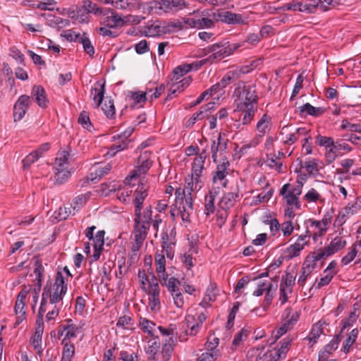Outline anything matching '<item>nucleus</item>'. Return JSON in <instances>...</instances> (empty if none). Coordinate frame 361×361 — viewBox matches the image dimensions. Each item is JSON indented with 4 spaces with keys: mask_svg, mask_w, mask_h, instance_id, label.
<instances>
[{
    "mask_svg": "<svg viewBox=\"0 0 361 361\" xmlns=\"http://www.w3.org/2000/svg\"><path fill=\"white\" fill-rule=\"evenodd\" d=\"M202 187V182L199 179L197 188H195V180L191 178L185 181V185L183 188L179 187L176 189V205L180 203L183 204L182 209L180 212L181 219L183 221H190V214L193 210V197L192 192L198 190Z\"/></svg>",
    "mask_w": 361,
    "mask_h": 361,
    "instance_id": "nucleus-1",
    "label": "nucleus"
},
{
    "mask_svg": "<svg viewBox=\"0 0 361 361\" xmlns=\"http://www.w3.org/2000/svg\"><path fill=\"white\" fill-rule=\"evenodd\" d=\"M234 93L238 96L235 100L237 106H241V104H247L248 106H257L259 97L255 86L245 85L244 82L240 81Z\"/></svg>",
    "mask_w": 361,
    "mask_h": 361,
    "instance_id": "nucleus-2",
    "label": "nucleus"
},
{
    "mask_svg": "<svg viewBox=\"0 0 361 361\" xmlns=\"http://www.w3.org/2000/svg\"><path fill=\"white\" fill-rule=\"evenodd\" d=\"M215 13L204 9L202 11H194L190 17L187 18L185 23L190 27L197 29L211 28L214 27L213 14Z\"/></svg>",
    "mask_w": 361,
    "mask_h": 361,
    "instance_id": "nucleus-3",
    "label": "nucleus"
},
{
    "mask_svg": "<svg viewBox=\"0 0 361 361\" xmlns=\"http://www.w3.org/2000/svg\"><path fill=\"white\" fill-rule=\"evenodd\" d=\"M346 240L342 237H336L327 246L319 248L312 253L313 254L314 260L326 259L329 257L333 255L336 252L344 248L346 245Z\"/></svg>",
    "mask_w": 361,
    "mask_h": 361,
    "instance_id": "nucleus-4",
    "label": "nucleus"
},
{
    "mask_svg": "<svg viewBox=\"0 0 361 361\" xmlns=\"http://www.w3.org/2000/svg\"><path fill=\"white\" fill-rule=\"evenodd\" d=\"M231 164L226 157L221 158L217 163L216 169L212 172L213 185H220L222 188H226L228 185L227 176L231 172Z\"/></svg>",
    "mask_w": 361,
    "mask_h": 361,
    "instance_id": "nucleus-5",
    "label": "nucleus"
},
{
    "mask_svg": "<svg viewBox=\"0 0 361 361\" xmlns=\"http://www.w3.org/2000/svg\"><path fill=\"white\" fill-rule=\"evenodd\" d=\"M240 46L233 44L232 46L229 42L216 43L208 47V52L212 54L208 56L210 59V63H213L216 60H221L235 51Z\"/></svg>",
    "mask_w": 361,
    "mask_h": 361,
    "instance_id": "nucleus-6",
    "label": "nucleus"
},
{
    "mask_svg": "<svg viewBox=\"0 0 361 361\" xmlns=\"http://www.w3.org/2000/svg\"><path fill=\"white\" fill-rule=\"evenodd\" d=\"M137 161L140 165L137 166L136 169L131 172L130 175L126 178L125 182L126 183L130 184V180L136 178L141 174L146 173L152 166V161L150 159V154L147 151L142 153L138 157Z\"/></svg>",
    "mask_w": 361,
    "mask_h": 361,
    "instance_id": "nucleus-7",
    "label": "nucleus"
},
{
    "mask_svg": "<svg viewBox=\"0 0 361 361\" xmlns=\"http://www.w3.org/2000/svg\"><path fill=\"white\" fill-rule=\"evenodd\" d=\"M140 215H135L133 230L134 239L136 243V248H135V251L138 250L142 245L143 241L147 238V232L150 227L149 225L140 222Z\"/></svg>",
    "mask_w": 361,
    "mask_h": 361,
    "instance_id": "nucleus-8",
    "label": "nucleus"
},
{
    "mask_svg": "<svg viewBox=\"0 0 361 361\" xmlns=\"http://www.w3.org/2000/svg\"><path fill=\"white\" fill-rule=\"evenodd\" d=\"M32 103V98L27 94H23L18 97L13 106V118L15 122L23 119Z\"/></svg>",
    "mask_w": 361,
    "mask_h": 361,
    "instance_id": "nucleus-9",
    "label": "nucleus"
},
{
    "mask_svg": "<svg viewBox=\"0 0 361 361\" xmlns=\"http://www.w3.org/2000/svg\"><path fill=\"white\" fill-rule=\"evenodd\" d=\"M207 318V315L204 312L199 314L196 321L193 315H187L185 318V322L188 328V330H185L186 334L190 336L197 335Z\"/></svg>",
    "mask_w": 361,
    "mask_h": 361,
    "instance_id": "nucleus-10",
    "label": "nucleus"
},
{
    "mask_svg": "<svg viewBox=\"0 0 361 361\" xmlns=\"http://www.w3.org/2000/svg\"><path fill=\"white\" fill-rule=\"evenodd\" d=\"M100 16V23L104 26L116 28L123 25V19L112 9L104 8Z\"/></svg>",
    "mask_w": 361,
    "mask_h": 361,
    "instance_id": "nucleus-11",
    "label": "nucleus"
},
{
    "mask_svg": "<svg viewBox=\"0 0 361 361\" xmlns=\"http://www.w3.org/2000/svg\"><path fill=\"white\" fill-rule=\"evenodd\" d=\"M228 148V140L223 137L219 133L216 140H212L211 152L212 160L214 163H217L218 157L223 158L226 153Z\"/></svg>",
    "mask_w": 361,
    "mask_h": 361,
    "instance_id": "nucleus-12",
    "label": "nucleus"
},
{
    "mask_svg": "<svg viewBox=\"0 0 361 361\" xmlns=\"http://www.w3.org/2000/svg\"><path fill=\"white\" fill-rule=\"evenodd\" d=\"M213 19L229 25L245 24V21L241 14L235 13L229 11L215 13L213 14Z\"/></svg>",
    "mask_w": 361,
    "mask_h": 361,
    "instance_id": "nucleus-13",
    "label": "nucleus"
},
{
    "mask_svg": "<svg viewBox=\"0 0 361 361\" xmlns=\"http://www.w3.org/2000/svg\"><path fill=\"white\" fill-rule=\"evenodd\" d=\"M207 150L203 149L202 152H200L198 156L195 157L192 164V178L195 180V188H197V185L199 184V179H200L202 171L204 169V162L207 158Z\"/></svg>",
    "mask_w": 361,
    "mask_h": 361,
    "instance_id": "nucleus-14",
    "label": "nucleus"
},
{
    "mask_svg": "<svg viewBox=\"0 0 361 361\" xmlns=\"http://www.w3.org/2000/svg\"><path fill=\"white\" fill-rule=\"evenodd\" d=\"M313 254L307 256L303 266L301 269V274L298 280V284L300 286H304L307 277L310 275L312 271L316 267V262L318 260H314Z\"/></svg>",
    "mask_w": 361,
    "mask_h": 361,
    "instance_id": "nucleus-15",
    "label": "nucleus"
},
{
    "mask_svg": "<svg viewBox=\"0 0 361 361\" xmlns=\"http://www.w3.org/2000/svg\"><path fill=\"white\" fill-rule=\"evenodd\" d=\"M147 195L148 187L144 183L138 185L134 192L135 215H140L143 202Z\"/></svg>",
    "mask_w": 361,
    "mask_h": 361,
    "instance_id": "nucleus-16",
    "label": "nucleus"
},
{
    "mask_svg": "<svg viewBox=\"0 0 361 361\" xmlns=\"http://www.w3.org/2000/svg\"><path fill=\"white\" fill-rule=\"evenodd\" d=\"M290 184H284L280 190L279 194L283 196L288 206H295L297 209H300L299 197L290 191Z\"/></svg>",
    "mask_w": 361,
    "mask_h": 361,
    "instance_id": "nucleus-17",
    "label": "nucleus"
},
{
    "mask_svg": "<svg viewBox=\"0 0 361 361\" xmlns=\"http://www.w3.org/2000/svg\"><path fill=\"white\" fill-rule=\"evenodd\" d=\"M237 110L242 114V124L247 126L253 121L257 111V106H248L247 104H241V106H237Z\"/></svg>",
    "mask_w": 361,
    "mask_h": 361,
    "instance_id": "nucleus-18",
    "label": "nucleus"
},
{
    "mask_svg": "<svg viewBox=\"0 0 361 361\" xmlns=\"http://www.w3.org/2000/svg\"><path fill=\"white\" fill-rule=\"evenodd\" d=\"M145 293L149 295V305L152 309L155 308L156 306L160 304V288L157 279L154 278L152 279V281L150 283V287L147 288V290Z\"/></svg>",
    "mask_w": 361,
    "mask_h": 361,
    "instance_id": "nucleus-19",
    "label": "nucleus"
},
{
    "mask_svg": "<svg viewBox=\"0 0 361 361\" xmlns=\"http://www.w3.org/2000/svg\"><path fill=\"white\" fill-rule=\"evenodd\" d=\"M32 99L37 103L42 108H46L48 105L49 100L47 98V94L44 89L41 85H34L31 91Z\"/></svg>",
    "mask_w": 361,
    "mask_h": 361,
    "instance_id": "nucleus-20",
    "label": "nucleus"
},
{
    "mask_svg": "<svg viewBox=\"0 0 361 361\" xmlns=\"http://www.w3.org/2000/svg\"><path fill=\"white\" fill-rule=\"evenodd\" d=\"M318 8L322 11L329 9L322 0H307L305 4L301 3V12L314 13Z\"/></svg>",
    "mask_w": 361,
    "mask_h": 361,
    "instance_id": "nucleus-21",
    "label": "nucleus"
},
{
    "mask_svg": "<svg viewBox=\"0 0 361 361\" xmlns=\"http://www.w3.org/2000/svg\"><path fill=\"white\" fill-rule=\"evenodd\" d=\"M310 236L306 235H301L298 237L297 241L290 245L288 248V252L290 257H297L299 255L300 251L304 248L305 245H307L310 240Z\"/></svg>",
    "mask_w": 361,
    "mask_h": 361,
    "instance_id": "nucleus-22",
    "label": "nucleus"
},
{
    "mask_svg": "<svg viewBox=\"0 0 361 361\" xmlns=\"http://www.w3.org/2000/svg\"><path fill=\"white\" fill-rule=\"evenodd\" d=\"M111 169V164H106L104 166H100L95 169L94 172H91L88 176H87L83 180V183H82V186H84L85 183H89V181L94 182L97 180H99L102 177L106 175Z\"/></svg>",
    "mask_w": 361,
    "mask_h": 361,
    "instance_id": "nucleus-23",
    "label": "nucleus"
},
{
    "mask_svg": "<svg viewBox=\"0 0 361 361\" xmlns=\"http://www.w3.org/2000/svg\"><path fill=\"white\" fill-rule=\"evenodd\" d=\"M115 8L133 11L139 9L141 4L138 0H112L110 2Z\"/></svg>",
    "mask_w": 361,
    "mask_h": 361,
    "instance_id": "nucleus-24",
    "label": "nucleus"
},
{
    "mask_svg": "<svg viewBox=\"0 0 361 361\" xmlns=\"http://www.w3.org/2000/svg\"><path fill=\"white\" fill-rule=\"evenodd\" d=\"M159 281L162 286H166L171 294L179 291L178 286L180 285V281L175 277H171L168 279L167 274H163L159 275Z\"/></svg>",
    "mask_w": 361,
    "mask_h": 361,
    "instance_id": "nucleus-25",
    "label": "nucleus"
},
{
    "mask_svg": "<svg viewBox=\"0 0 361 361\" xmlns=\"http://www.w3.org/2000/svg\"><path fill=\"white\" fill-rule=\"evenodd\" d=\"M300 115L305 116L310 115L312 116L318 117L322 116L325 112V109L323 107H314L310 103H306L299 108Z\"/></svg>",
    "mask_w": 361,
    "mask_h": 361,
    "instance_id": "nucleus-26",
    "label": "nucleus"
},
{
    "mask_svg": "<svg viewBox=\"0 0 361 361\" xmlns=\"http://www.w3.org/2000/svg\"><path fill=\"white\" fill-rule=\"evenodd\" d=\"M271 126V117L267 114H264L257 121L256 130L259 137H263L267 131L269 130Z\"/></svg>",
    "mask_w": 361,
    "mask_h": 361,
    "instance_id": "nucleus-27",
    "label": "nucleus"
},
{
    "mask_svg": "<svg viewBox=\"0 0 361 361\" xmlns=\"http://www.w3.org/2000/svg\"><path fill=\"white\" fill-rule=\"evenodd\" d=\"M238 197V192H230L225 193L219 201V205L223 210H228L234 205Z\"/></svg>",
    "mask_w": 361,
    "mask_h": 361,
    "instance_id": "nucleus-28",
    "label": "nucleus"
},
{
    "mask_svg": "<svg viewBox=\"0 0 361 361\" xmlns=\"http://www.w3.org/2000/svg\"><path fill=\"white\" fill-rule=\"evenodd\" d=\"M175 345V338L172 336L169 337L163 341L161 355L163 361H169L171 359L173 352V345Z\"/></svg>",
    "mask_w": 361,
    "mask_h": 361,
    "instance_id": "nucleus-29",
    "label": "nucleus"
},
{
    "mask_svg": "<svg viewBox=\"0 0 361 361\" xmlns=\"http://www.w3.org/2000/svg\"><path fill=\"white\" fill-rule=\"evenodd\" d=\"M96 85L97 87L92 89L91 94H94L93 99L95 102H97L96 108H98L104 99V94L105 92V82L100 83V82H97Z\"/></svg>",
    "mask_w": 361,
    "mask_h": 361,
    "instance_id": "nucleus-30",
    "label": "nucleus"
},
{
    "mask_svg": "<svg viewBox=\"0 0 361 361\" xmlns=\"http://www.w3.org/2000/svg\"><path fill=\"white\" fill-rule=\"evenodd\" d=\"M248 71L235 70L228 71L220 80L219 83L224 88L229 85L232 81L237 80L241 73H247Z\"/></svg>",
    "mask_w": 361,
    "mask_h": 361,
    "instance_id": "nucleus-31",
    "label": "nucleus"
},
{
    "mask_svg": "<svg viewBox=\"0 0 361 361\" xmlns=\"http://www.w3.org/2000/svg\"><path fill=\"white\" fill-rule=\"evenodd\" d=\"M326 325V322L319 321L317 324L313 325L310 333L309 334L307 339H308L312 344L315 343L320 336L323 334V326Z\"/></svg>",
    "mask_w": 361,
    "mask_h": 361,
    "instance_id": "nucleus-32",
    "label": "nucleus"
},
{
    "mask_svg": "<svg viewBox=\"0 0 361 361\" xmlns=\"http://www.w3.org/2000/svg\"><path fill=\"white\" fill-rule=\"evenodd\" d=\"M361 209V197H356L353 202L348 203V205L344 208V213L340 214L339 217L343 219L345 215H353L356 214Z\"/></svg>",
    "mask_w": 361,
    "mask_h": 361,
    "instance_id": "nucleus-33",
    "label": "nucleus"
},
{
    "mask_svg": "<svg viewBox=\"0 0 361 361\" xmlns=\"http://www.w3.org/2000/svg\"><path fill=\"white\" fill-rule=\"evenodd\" d=\"M137 276L140 288L145 292L147 290L148 287H150V283L152 281V279L154 278L157 279L154 274L150 277L147 276L144 269L139 270Z\"/></svg>",
    "mask_w": 361,
    "mask_h": 361,
    "instance_id": "nucleus-34",
    "label": "nucleus"
},
{
    "mask_svg": "<svg viewBox=\"0 0 361 361\" xmlns=\"http://www.w3.org/2000/svg\"><path fill=\"white\" fill-rule=\"evenodd\" d=\"M290 342L291 340L288 338L283 339L281 347L279 348V350L276 352H272L273 357H271L272 359H275L274 361H281V358L286 357Z\"/></svg>",
    "mask_w": 361,
    "mask_h": 361,
    "instance_id": "nucleus-35",
    "label": "nucleus"
},
{
    "mask_svg": "<svg viewBox=\"0 0 361 361\" xmlns=\"http://www.w3.org/2000/svg\"><path fill=\"white\" fill-rule=\"evenodd\" d=\"M42 16H47L48 25L51 27H65L69 25V20L63 19L59 16H55L52 14H42Z\"/></svg>",
    "mask_w": 361,
    "mask_h": 361,
    "instance_id": "nucleus-36",
    "label": "nucleus"
},
{
    "mask_svg": "<svg viewBox=\"0 0 361 361\" xmlns=\"http://www.w3.org/2000/svg\"><path fill=\"white\" fill-rule=\"evenodd\" d=\"M148 343L146 353L149 355L150 359L155 360L157 352L160 348L159 339L158 336H155L152 340L149 341Z\"/></svg>",
    "mask_w": 361,
    "mask_h": 361,
    "instance_id": "nucleus-37",
    "label": "nucleus"
},
{
    "mask_svg": "<svg viewBox=\"0 0 361 361\" xmlns=\"http://www.w3.org/2000/svg\"><path fill=\"white\" fill-rule=\"evenodd\" d=\"M55 184L61 185L68 180L71 176V171L67 168L55 167Z\"/></svg>",
    "mask_w": 361,
    "mask_h": 361,
    "instance_id": "nucleus-38",
    "label": "nucleus"
},
{
    "mask_svg": "<svg viewBox=\"0 0 361 361\" xmlns=\"http://www.w3.org/2000/svg\"><path fill=\"white\" fill-rule=\"evenodd\" d=\"M139 324L144 332L147 333L151 337H154V332L156 326L154 322L146 318L140 317L139 319Z\"/></svg>",
    "mask_w": 361,
    "mask_h": 361,
    "instance_id": "nucleus-39",
    "label": "nucleus"
},
{
    "mask_svg": "<svg viewBox=\"0 0 361 361\" xmlns=\"http://www.w3.org/2000/svg\"><path fill=\"white\" fill-rule=\"evenodd\" d=\"M82 8L86 13H94L96 16H100L104 8L99 7L97 4L92 3L90 0H85L83 1Z\"/></svg>",
    "mask_w": 361,
    "mask_h": 361,
    "instance_id": "nucleus-40",
    "label": "nucleus"
},
{
    "mask_svg": "<svg viewBox=\"0 0 361 361\" xmlns=\"http://www.w3.org/2000/svg\"><path fill=\"white\" fill-rule=\"evenodd\" d=\"M71 154L69 151L63 150L58 154L55 159V167L58 168H67L68 164V159Z\"/></svg>",
    "mask_w": 361,
    "mask_h": 361,
    "instance_id": "nucleus-41",
    "label": "nucleus"
},
{
    "mask_svg": "<svg viewBox=\"0 0 361 361\" xmlns=\"http://www.w3.org/2000/svg\"><path fill=\"white\" fill-rule=\"evenodd\" d=\"M249 335V331L245 329H242L238 332L232 341V349L236 350L243 342L247 338Z\"/></svg>",
    "mask_w": 361,
    "mask_h": 361,
    "instance_id": "nucleus-42",
    "label": "nucleus"
},
{
    "mask_svg": "<svg viewBox=\"0 0 361 361\" xmlns=\"http://www.w3.org/2000/svg\"><path fill=\"white\" fill-rule=\"evenodd\" d=\"M56 5L55 0H38L37 4H32V7L43 11H54Z\"/></svg>",
    "mask_w": 361,
    "mask_h": 361,
    "instance_id": "nucleus-43",
    "label": "nucleus"
},
{
    "mask_svg": "<svg viewBox=\"0 0 361 361\" xmlns=\"http://www.w3.org/2000/svg\"><path fill=\"white\" fill-rule=\"evenodd\" d=\"M78 42L82 44L85 52L90 56L94 54V48L92 44L90 39L87 37L86 33H83L79 39Z\"/></svg>",
    "mask_w": 361,
    "mask_h": 361,
    "instance_id": "nucleus-44",
    "label": "nucleus"
},
{
    "mask_svg": "<svg viewBox=\"0 0 361 361\" xmlns=\"http://www.w3.org/2000/svg\"><path fill=\"white\" fill-rule=\"evenodd\" d=\"M68 324L63 325L62 326L63 330L66 331V336L63 341L64 342L66 339H71L72 338H75L76 336V332L78 329V326L75 324H72L71 319L67 320Z\"/></svg>",
    "mask_w": 361,
    "mask_h": 361,
    "instance_id": "nucleus-45",
    "label": "nucleus"
},
{
    "mask_svg": "<svg viewBox=\"0 0 361 361\" xmlns=\"http://www.w3.org/2000/svg\"><path fill=\"white\" fill-rule=\"evenodd\" d=\"M187 5L188 4L185 0H167L164 3V6L167 8L176 11L185 8Z\"/></svg>",
    "mask_w": 361,
    "mask_h": 361,
    "instance_id": "nucleus-46",
    "label": "nucleus"
},
{
    "mask_svg": "<svg viewBox=\"0 0 361 361\" xmlns=\"http://www.w3.org/2000/svg\"><path fill=\"white\" fill-rule=\"evenodd\" d=\"M155 264H156V271L159 276V275H163V274L166 273V259L164 255L162 254H157L155 256Z\"/></svg>",
    "mask_w": 361,
    "mask_h": 361,
    "instance_id": "nucleus-47",
    "label": "nucleus"
},
{
    "mask_svg": "<svg viewBox=\"0 0 361 361\" xmlns=\"http://www.w3.org/2000/svg\"><path fill=\"white\" fill-rule=\"evenodd\" d=\"M43 332L40 331L39 328H36L34 336L32 338V344L37 353L42 352V337Z\"/></svg>",
    "mask_w": 361,
    "mask_h": 361,
    "instance_id": "nucleus-48",
    "label": "nucleus"
},
{
    "mask_svg": "<svg viewBox=\"0 0 361 361\" xmlns=\"http://www.w3.org/2000/svg\"><path fill=\"white\" fill-rule=\"evenodd\" d=\"M44 271V267L40 260L37 259L35 262L34 273L37 276L38 290H40L42 286V281H43V274Z\"/></svg>",
    "mask_w": 361,
    "mask_h": 361,
    "instance_id": "nucleus-49",
    "label": "nucleus"
},
{
    "mask_svg": "<svg viewBox=\"0 0 361 361\" xmlns=\"http://www.w3.org/2000/svg\"><path fill=\"white\" fill-rule=\"evenodd\" d=\"M78 121L84 128L89 131L93 128V126L90 119L89 113L85 111L80 112Z\"/></svg>",
    "mask_w": 361,
    "mask_h": 361,
    "instance_id": "nucleus-50",
    "label": "nucleus"
},
{
    "mask_svg": "<svg viewBox=\"0 0 361 361\" xmlns=\"http://www.w3.org/2000/svg\"><path fill=\"white\" fill-rule=\"evenodd\" d=\"M75 354V347L72 343H66L63 349L62 358L61 361H71Z\"/></svg>",
    "mask_w": 361,
    "mask_h": 361,
    "instance_id": "nucleus-51",
    "label": "nucleus"
},
{
    "mask_svg": "<svg viewBox=\"0 0 361 361\" xmlns=\"http://www.w3.org/2000/svg\"><path fill=\"white\" fill-rule=\"evenodd\" d=\"M90 197V192H87L85 194H82L76 197L71 204V207L74 210H78L81 207H82L87 202V200Z\"/></svg>",
    "mask_w": 361,
    "mask_h": 361,
    "instance_id": "nucleus-52",
    "label": "nucleus"
},
{
    "mask_svg": "<svg viewBox=\"0 0 361 361\" xmlns=\"http://www.w3.org/2000/svg\"><path fill=\"white\" fill-rule=\"evenodd\" d=\"M54 288L59 289L62 293H66L67 284L65 282L62 273L60 271L56 273L55 281L54 283Z\"/></svg>",
    "mask_w": 361,
    "mask_h": 361,
    "instance_id": "nucleus-53",
    "label": "nucleus"
},
{
    "mask_svg": "<svg viewBox=\"0 0 361 361\" xmlns=\"http://www.w3.org/2000/svg\"><path fill=\"white\" fill-rule=\"evenodd\" d=\"M191 71V65L188 63L183 64L177 66L174 68L173 73V80H178L180 77L183 76L188 72Z\"/></svg>",
    "mask_w": 361,
    "mask_h": 361,
    "instance_id": "nucleus-54",
    "label": "nucleus"
},
{
    "mask_svg": "<svg viewBox=\"0 0 361 361\" xmlns=\"http://www.w3.org/2000/svg\"><path fill=\"white\" fill-rule=\"evenodd\" d=\"M169 235L165 233L162 235V247L163 251L165 252L166 257L171 259L173 258L174 251L173 250L171 244L168 242Z\"/></svg>",
    "mask_w": 361,
    "mask_h": 361,
    "instance_id": "nucleus-55",
    "label": "nucleus"
},
{
    "mask_svg": "<svg viewBox=\"0 0 361 361\" xmlns=\"http://www.w3.org/2000/svg\"><path fill=\"white\" fill-rule=\"evenodd\" d=\"M218 294V290L216 284L211 283L207 288L204 297V302H213L216 300V296Z\"/></svg>",
    "mask_w": 361,
    "mask_h": 361,
    "instance_id": "nucleus-56",
    "label": "nucleus"
},
{
    "mask_svg": "<svg viewBox=\"0 0 361 361\" xmlns=\"http://www.w3.org/2000/svg\"><path fill=\"white\" fill-rule=\"evenodd\" d=\"M152 220V206L149 205L145 209V210L142 213V210L140 211V222L150 226Z\"/></svg>",
    "mask_w": 361,
    "mask_h": 361,
    "instance_id": "nucleus-57",
    "label": "nucleus"
},
{
    "mask_svg": "<svg viewBox=\"0 0 361 361\" xmlns=\"http://www.w3.org/2000/svg\"><path fill=\"white\" fill-rule=\"evenodd\" d=\"M273 285L267 281H259L257 283V289L253 292V295L255 296H260L263 295L264 293H266L267 290L272 289Z\"/></svg>",
    "mask_w": 361,
    "mask_h": 361,
    "instance_id": "nucleus-58",
    "label": "nucleus"
},
{
    "mask_svg": "<svg viewBox=\"0 0 361 361\" xmlns=\"http://www.w3.org/2000/svg\"><path fill=\"white\" fill-rule=\"evenodd\" d=\"M341 334L342 332L341 331L340 334L336 335L330 343L326 345L325 351L326 353H331V352L337 349L338 345L343 338Z\"/></svg>",
    "mask_w": 361,
    "mask_h": 361,
    "instance_id": "nucleus-59",
    "label": "nucleus"
},
{
    "mask_svg": "<svg viewBox=\"0 0 361 361\" xmlns=\"http://www.w3.org/2000/svg\"><path fill=\"white\" fill-rule=\"evenodd\" d=\"M341 128L343 130H348L350 132L361 133L360 123H351L347 119H343L341 123Z\"/></svg>",
    "mask_w": 361,
    "mask_h": 361,
    "instance_id": "nucleus-60",
    "label": "nucleus"
},
{
    "mask_svg": "<svg viewBox=\"0 0 361 361\" xmlns=\"http://www.w3.org/2000/svg\"><path fill=\"white\" fill-rule=\"evenodd\" d=\"M191 82L190 78H185L179 82H176L173 84L172 94H175L177 91L182 92L185 87H187Z\"/></svg>",
    "mask_w": 361,
    "mask_h": 361,
    "instance_id": "nucleus-61",
    "label": "nucleus"
},
{
    "mask_svg": "<svg viewBox=\"0 0 361 361\" xmlns=\"http://www.w3.org/2000/svg\"><path fill=\"white\" fill-rule=\"evenodd\" d=\"M355 305H357V304L354 305V311L350 313V314L347 319L341 322V332H343L344 329H345L346 328L352 326L353 323L356 321L357 317L355 314Z\"/></svg>",
    "mask_w": 361,
    "mask_h": 361,
    "instance_id": "nucleus-62",
    "label": "nucleus"
},
{
    "mask_svg": "<svg viewBox=\"0 0 361 361\" xmlns=\"http://www.w3.org/2000/svg\"><path fill=\"white\" fill-rule=\"evenodd\" d=\"M334 140L330 137L319 135L316 137V142L319 146H324L326 147L331 148L334 145Z\"/></svg>",
    "mask_w": 361,
    "mask_h": 361,
    "instance_id": "nucleus-63",
    "label": "nucleus"
},
{
    "mask_svg": "<svg viewBox=\"0 0 361 361\" xmlns=\"http://www.w3.org/2000/svg\"><path fill=\"white\" fill-rule=\"evenodd\" d=\"M218 351L203 353L197 360V361H214L218 357Z\"/></svg>",
    "mask_w": 361,
    "mask_h": 361,
    "instance_id": "nucleus-64",
    "label": "nucleus"
}]
</instances>
